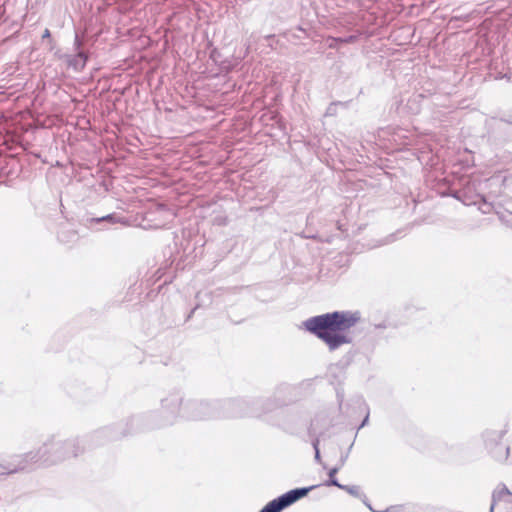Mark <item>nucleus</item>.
<instances>
[{
	"instance_id": "nucleus-6",
	"label": "nucleus",
	"mask_w": 512,
	"mask_h": 512,
	"mask_svg": "<svg viewBox=\"0 0 512 512\" xmlns=\"http://www.w3.org/2000/svg\"><path fill=\"white\" fill-rule=\"evenodd\" d=\"M504 436V431L502 430H486L483 433V440L486 447L493 454L495 459L499 461H505L509 455V447L503 446L499 447L500 441Z\"/></svg>"
},
{
	"instance_id": "nucleus-18",
	"label": "nucleus",
	"mask_w": 512,
	"mask_h": 512,
	"mask_svg": "<svg viewBox=\"0 0 512 512\" xmlns=\"http://www.w3.org/2000/svg\"><path fill=\"white\" fill-rule=\"evenodd\" d=\"M131 421H132V423H134V422L138 423L139 422V418H132Z\"/></svg>"
},
{
	"instance_id": "nucleus-7",
	"label": "nucleus",
	"mask_w": 512,
	"mask_h": 512,
	"mask_svg": "<svg viewBox=\"0 0 512 512\" xmlns=\"http://www.w3.org/2000/svg\"><path fill=\"white\" fill-rule=\"evenodd\" d=\"M500 501L506 502L512 508V492L505 485H499L494 490L489 512H493L496 503Z\"/></svg>"
},
{
	"instance_id": "nucleus-4",
	"label": "nucleus",
	"mask_w": 512,
	"mask_h": 512,
	"mask_svg": "<svg viewBox=\"0 0 512 512\" xmlns=\"http://www.w3.org/2000/svg\"><path fill=\"white\" fill-rule=\"evenodd\" d=\"M244 404L240 400L209 401L204 399L186 398L184 419L206 420L220 416L235 417L242 415L240 408Z\"/></svg>"
},
{
	"instance_id": "nucleus-10",
	"label": "nucleus",
	"mask_w": 512,
	"mask_h": 512,
	"mask_svg": "<svg viewBox=\"0 0 512 512\" xmlns=\"http://www.w3.org/2000/svg\"><path fill=\"white\" fill-rule=\"evenodd\" d=\"M340 470V467H333L329 470V480L327 481L326 485L330 486H336L338 488L342 487V484H340L338 482V480L335 478V475L337 474V472Z\"/></svg>"
},
{
	"instance_id": "nucleus-12",
	"label": "nucleus",
	"mask_w": 512,
	"mask_h": 512,
	"mask_svg": "<svg viewBox=\"0 0 512 512\" xmlns=\"http://www.w3.org/2000/svg\"><path fill=\"white\" fill-rule=\"evenodd\" d=\"M312 445L315 450V460L317 462H320L319 439L316 438L315 440H313Z\"/></svg>"
},
{
	"instance_id": "nucleus-11",
	"label": "nucleus",
	"mask_w": 512,
	"mask_h": 512,
	"mask_svg": "<svg viewBox=\"0 0 512 512\" xmlns=\"http://www.w3.org/2000/svg\"><path fill=\"white\" fill-rule=\"evenodd\" d=\"M340 489L345 490L347 493H349L352 496H355V497L361 496L360 488L356 485H342V487H340Z\"/></svg>"
},
{
	"instance_id": "nucleus-1",
	"label": "nucleus",
	"mask_w": 512,
	"mask_h": 512,
	"mask_svg": "<svg viewBox=\"0 0 512 512\" xmlns=\"http://www.w3.org/2000/svg\"><path fill=\"white\" fill-rule=\"evenodd\" d=\"M360 321V313L352 311H334L306 319L303 327L322 340L330 351L351 344L353 337L348 331Z\"/></svg>"
},
{
	"instance_id": "nucleus-15",
	"label": "nucleus",
	"mask_w": 512,
	"mask_h": 512,
	"mask_svg": "<svg viewBox=\"0 0 512 512\" xmlns=\"http://www.w3.org/2000/svg\"><path fill=\"white\" fill-rule=\"evenodd\" d=\"M348 455H349V452H347L346 454L341 456V458H340V465L338 467L341 468L345 464V462H346V460L348 458Z\"/></svg>"
},
{
	"instance_id": "nucleus-5",
	"label": "nucleus",
	"mask_w": 512,
	"mask_h": 512,
	"mask_svg": "<svg viewBox=\"0 0 512 512\" xmlns=\"http://www.w3.org/2000/svg\"><path fill=\"white\" fill-rule=\"evenodd\" d=\"M314 488L315 486L292 489L267 503L259 512H281Z\"/></svg>"
},
{
	"instance_id": "nucleus-8",
	"label": "nucleus",
	"mask_w": 512,
	"mask_h": 512,
	"mask_svg": "<svg viewBox=\"0 0 512 512\" xmlns=\"http://www.w3.org/2000/svg\"><path fill=\"white\" fill-rule=\"evenodd\" d=\"M87 221L90 222V223L106 222V223L111 224V225L118 224V223L123 224V225H127L128 224L127 219H125L124 217H119V216H117L114 213L108 214V215H105V216H102V217L90 218Z\"/></svg>"
},
{
	"instance_id": "nucleus-2",
	"label": "nucleus",
	"mask_w": 512,
	"mask_h": 512,
	"mask_svg": "<svg viewBox=\"0 0 512 512\" xmlns=\"http://www.w3.org/2000/svg\"><path fill=\"white\" fill-rule=\"evenodd\" d=\"M85 439L75 438L68 440L51 439L44 443L37 452H28L16 458L17 464L14 468H10L8 473H16L24 471L30 467L32 463L39 461L48 463H57L71 457H77L84 452Z\"/></svg>"
},
{
	"instance_id": "nucleus-13",
	"label": "nucleus",
	"mask_w": 512,
	"mask_h": 512,
	"mask_svg": "<svg viewBox=\"0 0 512 512\" xmlns=\"http://www.w3.org/2000/svg\"><path fill=\"white\" fill-rule=\"evenodd\" d=\"M364 409H365V411H366V415H365V417H364V419H363L362 423L359 425L358 429H361V428H363L364 426H366V425H367V423H368V420H369V409H368V406H367L366 404H364Z\"/></svg>"
},
{
	"instance_id": "nucleus-16",
	"label": "nucleus",
	"mask_w": 512,
	"mask_h": 512,
	"mask_svg": "<svg viewBox=\"0 0 512 512\" xmlns=\"http://www.w3.org/2000/svg\"><path fill=\"white\" fill-rule=\"evenodd\" d=\"M74 45H75L76 49H79L81 46V41H80L78 35H76V37H75Z\"/></svg>"
},
{
	"instance_id": "nucleus-17",
	"label": "nucleus",
	"mask_w": 512,
	"mask_h": 512,
	"mask_svg": "<svg viewBox=\"0 0 512 512\" xmlns=\"http://www.w3.org/2000/svg\"><path fill=\"white\" fill-rule=\"evenodd\" d=\"M43 38H48L50 37V31L48 29H45L44 33H43Z\"/></svg>"
},
{
	"instance_id": "nucleus-14",
	"label": "nucleus",
	"mask_w": 512,
	"mask_h": 512,
	"mask_svg": "<svg viewBox=\"0 0 512 512\" xmlns=\"http://www.w3.org/2000/svg\"><path fill=\"white\" fill-rule=\"evenodd\" d=\"M366 505L372 512H400L402 510L401 507H390V508L386 509L385 511H375L369 504L366 503Z\"/></svg>"
},
{
	"instance_id": "nucleus-3",
	"label": "nucleus",
	"mask_w": 512,
	"mask_h": 512,
	"mask_svg": "<svg viewBox=\"0 0 512 512\" xmlns=\"http://www.w3.org/2000/svg\"><path fill=\"white\" fill-rule=\"evenodd\" d=\"M186 397L180 389L165 391L159 398V408L149 415L147 426L150 429H159L175 425L184 419V404Z\"/></svg>"
},
{
	"instance_id": "nucleus-9",
	"label": "nucleus",
	"mask_w": 512,
	"mask_h": 512,
	"mask_svg": "<svg viewBox=\"0 0 512 512\" xmlns=\"http://www.w3.org/2000/svg\"><path fill=\"white\" fill-rule=\"evenodd\" d=\"M88 56L83 51H78L77 55L70 61L76 70H81L86 65Z\"/></svg>"
}]
</instances>
